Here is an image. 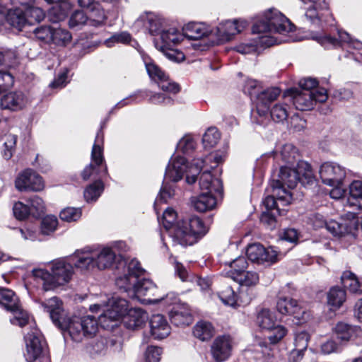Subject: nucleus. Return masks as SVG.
Instances as JSON below:
<instances>
[{
	"instance_id": "nucleus-38",
	"label": "nucleus",
	"mask_w": 362,
	"mask_h": 362,
	"mask_svg": "<svg viewBox=\"0 0 362 362\" xmlns=\"http://www.w3.org/2000/svg\"><path fill=\"white\" fill-rule=\"evenodd\" d=\"M233 279L240 286L247 287L253 286L259 282V274L253 271H244L233 276Z\"/></svg>"
},
{
	"instance_id": "nucleus-49",
	"label": "nucleus",
	"mask_w": 362,
	"mask_h": 362,
	"mask_svg": "<svg viewBox=\"0 0 362 362\" xmlns=\"http://www.w3.org/2000/svg\"><path fill=\"white\" fill-rule=\"evenodd\" d=\"M29 202L30 204L29 209L32 216L39 218L44 214L45 206L43 200L40 197L35 196L29 200Z\"/></svg>"
},
{
	"instance_id": "nucleus-31",
	"label": "nucleus",
	"mask_w": 362,
	"mask_h": 362,
	"mask_svg": "<svg viewBox=\"0 0 362 362\" xmlns=\"http://www.w3.org/2000/svg\"><path fill=\"white\" fill-rule=\"evenodd\" d=\"M194 208L199 212L213 209L216 205V199L211 193L203 192L192 200Z\"/></svg>"
},
{
	"instance_id": "nucleus-52",
	"label": "nucleus",
	"mask_w": 362,
	"mask_h": 362,
	"mask_svg": "<svg viewBox=\"0 0 362 362\" xmlns=\"http://www.w3.org/2000/svg\"><path fill=\"white\" fill-rule=\"evenodd\" d=\"M270 115L272 119L276 122L284 121L288 116L287 105L282 103L276 104L272 108Z\"/></svg>"
},
{
	"instance_id": "nucleus-1",
	"label": "nucleus",
	"mask_w": 362,
	"mask_h": 362,
	"mask_svg": "<svg viewBox=\"0 0 362 362\" xmlns=\"http://www.w3.org/2000/svg\"><path fill=\"white\" fill-rule=\"evenodd\" d=\"M43 310L49 314L53 323L68 334L74 341H81L85 337H91L97 332L98 322L92 315L83 317H65L62 302L57 297H52L41 303Z\"/></svg>"
},
{
	"instance_id": "nucleus-21",
	"label": "nucleus",
	"mask_w": 362,
	"mask_h": 362,
	"mask_svg": "<svg viewBox=\"0 0 362 362\" xmlns=\"http://www.w3.org/2000/svg\"><path fill=\"white\" fill-rule=\"evenodd\" d=\"M148 316L147 313L139 308H131L122 319L124 326L129 329H137L145 325Z\"/></svg>"
},
{
	"instance_id": "nucleus-42",
	"label": "nucleus",
	"mask_w": 362,
	"mask_h": 362,
	"mask_svg": "<svg viewBox=\"0 0 362 362\" xmlns=\"http://www.w3.org/2000/svg\"><path fill=\"white\" fill-rule=\"evenodd\" d=\"M88 17L82 10H76L71 13L69 20V26L71 29H80L83 25H88Z\"/></svg>"
},
{
	"instance_id": "nucleus-14",
	"label": "nucleus",
	"mask_w": 362,
	"mask_h": 362,
	"mask_svg": "<svg viewBox=\"0 0 362 362\" xmlns=\"http://www.w3.org/2000/svg\"><path fill=\"white\" fill-rule=\"evenodd\" d=\"M319 173L324 184L329 186L338 185L343 183L346 169L338 163L326 162L320 166Z\"/></svg>"
},
{
	"instance_id": "nucleus-12",
	"label": "nucleus",
	"mask_w": 362,
	"mask_h": 362,
	"mask_svg": "<svg viewBox=\"0 0 362 362\" xmlns=\"http://www.w3.org/2000/svg\"><path fill=\"white\" fill-rule=\"evenodd\" d=\"M109 303L110 308L98 317L99 323L103 327H110L109 322H115L121 317L123 319L129 310L128 302L124 298H113Z\"/></svg>"
},
{
	"instance_id": "nucleus-32",
	"label": "nucleus",
	"mask_w": 362,
	"mask_h": 362,
	"mask_svg": "<svg viewBox=\"0 0 362 362\" xmlns=\"http://www.w3.org/2000/svg\"><path fill=\"white\" fill-rule=\"evenodd\" d=\"M209 33L205 24L201 23H191L184 28V36L189 40H199L206 36Z\"/></svg>"
},
{
	"instance_id": "nucleus-3",
	"label": "nucleus",
	"mask_w": 362,
	"mask_h": 362,
	"mask_svg": "<svg viewBox=\"0 0 362 362\" xmlns=\"http://www.w3.org/2000/svg\"><path fill=\"white\" fill-rule=\"evenodd\" d=\"M315 178L310 165L305 161L299 160L296 167L282 166L279 173V179L274 180L272 188L282 206H287L294 200L293 193L284 187L293 189L298 182L303 185H312Z\"/></svg>"
},
{
	"instance_id": "nucleus-4",
	"label": "nucleus",
	"mask_w": 362,
	"mask_h": 362,
	"mask_svg": "<svg viewBox=\"0 0 362 362\" xmlns=\"http://www.w3.org/2000/svg\"><path fill=\"white\" fill-rule=\"evenodd\" d=\"M49 270L35 269L33 274L36 281L42 284L43 290L52 291L68 284L74 274L72 264L64 259H56L50 263Z\"/></svg>"
},
{
	"instance_id": "nucleus-33",
	"label": "nucleus",
	"mask_w": 362,
	"mask_h": 362,
	"mask_svg": "<svg viewBox=\"0 0 362 362\" xmlns=\"http://www.w3.org/2000/svg\"><path fill=\"white\" fill-rule=\"evenodd\" d=\"M339 40L334 37H332L329 35H323V36H313V39L316 40L317 42L321 44L325 48H329L331 47H337L339 45L340 42H349L351 41V37L349 33L345 31H338Z\"/></svg>"
},
{
	"instance_id": "nucleus-58",
	"label": "nucleus",
	"mask_w": 362,
	"mask_h": 362,
	"mask_svg": "<svg viewBox=\"0 0 362 362\" xmlns=\"http://www.w3.org/2000/svg\"><path fill=\"white\" fill-rule=\"evenodd\" d=\"M16 141L17 136L16 135L8 134L6 136V140L4 141L5 148L3 152V156L6 160H8L12 157L13 153L15 151Z\"/></svg>"
},
{
	"instance_id": "nucleus-29",
	"label": "nucleus",
	"mask_w": 362,
	"mask_h": 362,
	"mask_svg": "<svg viewBox=\"0 0 362 362\" xmlns=\"http://www.w3.org/2000/svg\"><path fill=\"white\" fill-rule=\"evenodd\" d=\"M199 186L202 189L207 190V193L213 192L221 194L222 182L218 178H213L212 175L209 171L204 172L199 177Z\"/></svg>"
},
{
	"instance_id": "nucleus-20",
	"label": "nucleus",
	"mask_w": 362,
	"mask_h": 362,
	"mask_svg": "<svg viewBox=\"0 0 362 362\" xmlns=\"http://www.w3.org/2000/svg\"><path fill=\"white\" fill-rule=\"evenodd\" d=\"M94 250L89 248L77 250L70 260L76 268L81 272H90L96 267Z\"/></svg>"
},
{
	"instance_id": "nucleus-28",
	"label": "nucleus",
	"mask_w": 362,
	"mask_h": 362,
	"mask_svg": "<svg viewBox=\"0 0 362 362\" xmlns=\"http://www.w3.org/2000/svg\"><path fill=\"white\" fill-rule=\"evenodd\" d=\"M169 316L171 323L177 327L189 325L193 321L189 310L185 307H174Z\"/></svg>"
},
{
	"instance_id": "nucleus-57",
	"label": "nucleus",
	"mask_w": 362,
	"mask_h": 362,
	"mask_svg": "<svg viewBox=\"0 0 362 362\" xmlns=\"http://www.w3.org/2000/svg\"><path fill=\"white\" fill-rule=\"evenodd\" d=\"M195 148V141L191 136L182 137L177 144V149L184 153H189Z\"/></svg>"
},
{
	"instance_id": "nucleus-23",
	"label": "nucleus",
	"mask_w": 362,
	"mask_h": 362,
	"mask_svg": "<svg viewBox=\"0 0 362 362\" xmlns=\"http://www.w3.org/2000/svg\"><path fill=\"white\" fill-rule=\"evenodd\" d=\"M27 99L21 91H11L4 95L0 101L2 109L12 111L21 110L26 104Z\"/></svg>"
},
{
	"instance_id": "nucleus-45",
	"label": "nucleus",
	"mask_w": 362,
	"mask_h": 362,
	"mask_svg": "<svg viewBox=\"0 0 362 362\" xmlns=\"http://www.w3.org/2000/svg\"><path fill=\"white\" fill-rule=\"evenodd\" d=\"M280 156L282 160L291 165H293L296 161L298 160V153L296 147L291 144H285L281 151Z\"/></svg>"
},
{
	"instance_id": "nucleus-18",
	"label": "nucleus",
	"mask_w": 362,
	"mask_h": 362,
	"mask_svg": "<svg viewBox=\"0 0 362 362\" xmlns=\"http://www.w3.org/2000/svg\"><path fill=\"white\" fill-rule=\"evenodd\" d=\"M26 344L25 358L28 362H33L40 358L44 353V342L37 329L28 333L25 337Z\"/></svg>"
},
{
	"instance_id": "nucleus-43",
	"label": "nucleus",
	"mask_w": 362,
	"mask_h": 362,
	"mask_svg": "<svg viewBox=\"0 0 362 362\" xmlns=\"http://www.w3.org/2000/svg\"><path fill=\"white\" fill-rule=\"evenodd\" d=\"M69 8L70 4L69 1L59 5H55L49 12L50 21L54 23L63 21L66 16Z\"/></svg>"
},
{
	"instance_id": "nucleus-25",
	"label": "nucleus",
	"mask_w": 362,
	"mask_h": 362,
	"mask_svg": "<svg viewBox=\"0 0 362 362\" xmlns=\"http://www.w3.org/2000/svg\"><path fill=\"white\" fill-rule=\"evenodd\" d=\"M281 91L278 88L266 89L257 95V111L259 115H265L269 108V104L276 99Z\"/></svg>"
},
{
	"instance_id": "nucleus-46",
	"label": "nucleus",
	"mask_w": 362,
	"mask_h": 362,
	"mask_svg": "<svg viewBox=\"0 0 362 362\" xmlns=\"http://www.w3.org/2000/svg\"><path fill=\"white\" fill-rule=\"evenodd\" d=\"M220 139V134L215 127L209 128L203 135L202 142L205 148L215 146Z\"/></svg>"
},
{
	"instance_id": "nucleus-60",
	"label": "nucleus",
	"mask_w": 362,
	"mask_h": 362,
	"mask_svg": "<svg viewBox=\"0 0 362 362\" xmlns=\"http://www.w3.org/2000/svg\"><path fill=\"white\" fill-rule=\"evenodd\" d=\"M320 349L322 354H330L341 351L342 345L333 339H329L321 344Z\"/></svg>"
},
{
	"instance_id": "nucleus-37",
	"label": "nucleus",
	"mask_w": 362,
	"mask_h": 362,
	"mask_svg": "<svg viewBox=\"0 0 362 362\" xmlns=\"http://www.w3.org/2000/svg\"><path fill=\"white\" fill-rule=\"evenodd\" d=\"M103 134L101 131L97 133L95 143L91 151V160L98 167H100L104 161L103 155Z\"/></svg>"
},
{
	"instance_id": "nucleus-13",
	"label": "nucleus",
	"mask_w": 362,
	"mask_h": 362,
	"mask_svg": "<svg viewBox=\"0 0 362 362\" xmlns=\"http://www.w3.org/2000/svg\"><path fill=\"white\" fill-rule=\"evenodd\" d=\"M345 216L346 218H342L341 222L334 220L328 221L325 228L334 236L340 237L346 234L355 235L358 229V219L356 213L348 211Z\"/></svg>"
},
{
	"instance_id": "nucleus-62",
	"label": "nucleus",
	"mask_w": 362,
	"mask_h": 362,
	"mask_svg": "<svg viewBox=\"0 0 362 362\" xmlns=\"http://www.w3.org/2000/svg\"><path fill=\"white\" fill-rule=\"evenodd\" d=\"M162 354V349L158 346H148L145 352L146 362H159Z\"/></svg>"
},
{
	"instance_id": "nucleus-17",
	"label": "nucleus",
	"mask_w": 362,
	"mask_h": 362,
	"mask_svg": "<svg viewBox=\"0 0 362 362\" xmlns=\"http://www.w3.org/2000/svg\"><path fill=\"white\" fill-rule=\"evenodd\" d=\"M146 68L149 76L156 81L163 91L174 94L180 91L179 85L169 80L168 76L157 65L148 63L146 64Z\"/></svg>"
},
{
	"instance_id": "nucleus-53",
	"label": "nucleus",
	"mask_w": 362,
	"mask_h": 362,
	"mask_svg": "<svg viewBox=\"0 0 362 362\" xmlns=\"http://www.w3.org/2000/svg\"><path fill=\"white\" fill-rule=\"evenodd\" d=\"M58 220L54 216H47L41 222V233L44 235H50L57 227Z\"/></svg>"
},
{
	"instance_id": "nucleus-36",
	"label": "nucleus",
	"mask_w": 362,
	"mask_h": 362,
	"mask_svg": "<svg viewBox=\"0 0 362 362\" xmlns=\"http://www.w3.org/2000/svg\"><path fill=\"white\" fill-rule=\"evenodd\" d=\"M346 300V292L339 286H333L327 293V303L334 309L341 306Z\"/></svg>"
},
{
	"instance_id": "nucleus-44",
	"label": "nucleus",
	"mask_w": 362,
	"mask_h": 362,
	"mask_svg": "<svg viewBox=\"0 0 362 362\" xmlns=\"http://www.w3.org/2000/svg\"><path fill=\"white\" fill-rule=\"evenodd\" d=\"M71 40V35L68 30L62 28H53L51 43L57 46H66Z\"/></svg>"
},
{
	"instance_id": "nucleus-16",
	"label": "nucleus",
	"mask_w": 362,
	"mask_h": 362,
	"mask_svg": "<svg viewBox=\"0 0 362 362\" xmlns=\"http://www.w3.org/2000/svg\"><path fill=\"white\" fill-rule=\"evenodd\" d=\"M15 185L19 191L37 192L44 188V182L41 176L30 169L24 170L18 176Z\"/></svg>"
},
{
	"instance_id": "nucleus-59",
	"label": "nucleus",
	"mask_w": 362,
	"mask_h": 362,
	"mask_svg": "<svg viewBox=\"0 0 362 362\" xmlns=\"http://www.w3.org/2000/svg\"><path fill=\"white\" fill-rule=\"evenodd\" d=\"M13 211L15 217L19 220L25 219L30 215L29 206L21 202L14 204Z\"/></svg>"
},
{
	"instance_id": "nucleus-6",
	"label": "nucleus",
	"mask_w": 362,
	"mask_h": 362,
	"mask_svg": "<svg viewBox=\"0 0 362 362\" xmlns=\"http://www.w3.org/2000/svg\"><path fill=\"white\" fill-rule=\"evenodd\" d=\"M204 159H195L190 166L187 164L184 157L177 156L171 159L166 167L165 177L173 182H177L182 178L184 173H186V182L192 185L197 181V175L202 170Z\"/></svg>"
},
{
	"instance_id": "nucleus-54",
	"label": "nucleus",
	"mask_w": 362,
	"mask_h": 362,
	"mask_svg": "<svg viewBox=\"0 0 362 362\" xmlns=\"http://www.w3.org/2000/svg\"><path fill=\"white\" fill-rule=\"evenodd\" d=\"M60 218L66 222L76 221L81 216L80 208L66 207L61 211Z\"/></svg>"
},
{
	"instance_id": "nucleus-22",
	"label": "nucleus",
	"mask_w": 362,
	"mask_h": 362,
	"mask_svg": "<svg viewBox=\"0 0 362 362\" xmlns=\"http://www.w3.org/2000/svg\"><path fill=\"white\" fill-rule=\"evenodd\" d=\"M211 354L214 358L218 362L226 360L231 351V341L228 336H221L217 337L211 349Z\"/></svg>"
},
{
	"instance_id": "nucleus-24",
	"label": "nucleus",
	"mask_w": 362,
	"mask_h": 362,
	"mask_svg": "<svg viewBox=\"0 0 362 362\" xmlns=\"http://www.w3.org/2000/svg\"><path fill=\"white\" fill-rule=\"evenodd\" d=\"M244 28L243 25H239L237 21H227L220 23L214 31L219 42L231 40L232 37L240 33Z\"/></svg>"
},
{
	"instance_id": "nucleus-39",
	"label": "nucleus",
	"mask_w": 362,
	"mask_h": 362,
	"mask_svg": "<svg viewBox=\"0 0 362 362\" xmlns=\"http://www.w3.org/2000/svg\"><path fill=\"white\" fill-rule=\"evenodd\" d=\"M356 328L344 322H339L334 328L337 339L340 344L349 341L355 333Z\"/></svg>"
},
{
	"instance_id": "nucleus-26",
	"label": "nucleus",
	"mask_w": 362,
	"mask_h": 362,
	"mask_svg": "<svg viewBox=\"0 0 362 362\" xmlns=\"http://www.w3.org/2000/svg\"><path fill=\"white\" fill-rule=\"evenodd\" d=\"M149 323L151 333L155 339H160L169 335L170 327L163 315L160 314L152 315Z\"/></svg>"
},
{
	"instance_id": "nucleus-11",
	"label": "nucleus",
	"mask_w": 362,
	"mask_h": 362,
	"mask_svg": "<svg viewBox=\"0 0 362 362\" xmlns=\"http://www.w3.org/2000/svg\"><path fill=\"white\" fill-rule=\"evenodd\" d=\"M149 32L152 35L159 34L160 38L154 40L155 47L160 52H165V48L168 47H173L177 45L181 40H182L184 33H181L177 29L175 28H170L168 30H163L161 32H158V29L156 27V23L154 21L150 20Z\"/></svg>"
},
{
	"instance_id": "nucleus-10",
	"label": "nucleus",
	"mask_w": 362,
	"mask_h": 362,
	"mask_svg": "<svg viewBox=\"0 0 362 362\" xmlns=\"http://www.w3.org/2000/svg\"><path fill=\"white\" fill-rule=\"evenodd\" d=\"M247 258L254 263L271 266L279 261V252L272 247H265L259 243H252L246 250Z\"/></svg>"
},
{
	"instance_id": "nucleus-40",
	"label": "nucleus",
	"mask_w": 362,
	"mask_h": 362,
	"mask_svg": "<svg viewBox=\"0 0 362 362\" xmlns=\"http://www.w3.org/2000/svg\"><path fill=\"white\" fill-rule=\"evenodd\" d=\"M343 286L349 289L352 293H360L362 292V282L360 283L354 274L345 272L341 277Z\"/></svg>"
},
{
	"instance_id": "nucleus-30",
	"label": "nucleus",
	"mask_w": 362,
	"mask_h": 362,
	"mask_svg": "<svg viewBox=\"0 0 362 362\" xmlns=\"http://www.w3.org/2000/svg\"><path fill=\"white\" fill-rule=\"evenodd\" d=\"M6 21L12 27L21 30L27 24L25 10L17 6L8 9Z\"/></svg>"
},
{
	"instance_id": "nucleus-27",
	"label": "nucleus",
	"mask_w": 362,
	"mask_h": 362,
	"mask_svg": "<svg viewBox=\"0 0 362 362\" xmlns=\"http://www.w3.org/2000/svg\"><path fill=\"white\" fill-rule=\"evenodd\" d=\"M96 267L105 269L111 267L117 261L115 252L110 247L103 248L101 250H94Z\"/></svg>"
},
{
	"instance_id": "nucleus-41",
	"label": "nucleus",
	"mask_w": 362,
	"mask_h": 362,
	"mask_svg": "<svg viewBox=\"0 0 362 362\" xmlns=\"http://www.w3.org/2000/svg\"><path fill=\"white\" fill-rule=\"evenodd\" d=\"M257 323L263 329H269L276 324L274 314L268 309L261 310L257 316Z\"/></svg>"
},
{
	"instance_id": "nucleus-15",
	"label": "nucleus",
	"mask_w": 362,
	"mask_h": 362,
	"mask_svg": "<svg viewBox=\"0 0 362 362\" xmlns=\"http://www.w3.org/2000/svg\"><path fill=\"white\" fill-rule=\"evenodd\" d=\"M144 269L136 259L129 261L127 265L126 273L116 279L115 284L120 289L128 290L132 288L144 273Z\"/></svg>"
},
{
	"instance_id": "nucleus-61",
	"label": "nucleus",
	"mask_w": 362,
	"mask_h": 362,
	"mask_svg": "<svg viewBox=\"0 0 362 362\" xmlns=\"http://www.w3.org/2000/svg\"><path fill=\"white\" fill-rule=\"evenodd\" d=\"M309 339L310 336L307 332L301 331L296 333L295 337V349L305 351L307 349Z\"/></svg>"
},
{
	"instance_id": "nucleus-19",
	"label": "nucleus",
	"mask_w": 362,
	"mask_h": 362,
	"mask_svg": "<svg viewBox=\"0 0 362 362\" xmlns=\"http://www.w3.org/2000/svg\"><path fill=\"white\" fill-rule=\"evenodd\" d=\"M218 298L226 305L233 308L248 305L252 297L246 291L241 290L237 294L231 286H227L218 293Z\"/></svg>"
},
{
	"instance_id": "nucleus-47",
	"label": "nucleus",
	"mask_w": 362,
	"mask_h": 362,
	"mask_svg": "<svg viewBox=\"0 0 362 362\" xmlns=\"http://www.w3.org/2000/svg\"><path fill=\"white\" fill-rule=\"evenodd\" d=\"M27 24L40 23L45 16V12L39 7H28L25 10Z\"/></svg>"
},
{
	"instance_id": "nucleus-9",
	"label": "nucleus",
	"mask_w": 362,
	"mask_h": 362,
	"mask_svg": "<svg viewBox=\"0 0 362 362\" xmlns=\"http://www.w3.org/2000/svg\"><path fill=\"white\" fill-rule=\"evenodd\" d=\"M0 304L13 314L11 324L23 327L28 323V314L21 308L18 298L8 288H0Z\"/></svg>"
},
{
	"instance_id": "nucleus-55",
	"label": "nucleus",
	"mask_w": 362,
	"mask_h": 362,
	"mask_svg": "<svg viewBox=\"0 0 362 362\" xmlns=\"http://www.w3.org/2000/svg\"><path fill=\"white\" fill-rule=\"evenodd\" d=\"M350 197L348 202L351 205V202H356L358 199L362 197V182L360 180L353 181L349 185Z\"/></svg>"
},
{
	"instance_id": "nucleus-5",
	"label": "nucleus",
	"mask_w": 362,
	"mask_h": 362,
	"mask_svg": "<svg viewBox=\"0 0 362 362\" xmlns=\"http://www.w3.org/2000/svg\"><path fill=\"white\" fill-rule=\"evenodd\" d=\"M294 25L281 12L276 9H269L264 18L252 26L254 33L262 34L259 37L260 43L269 47L274 44V40L268 34L278 33L284 34L293 30Z\"/></svg>"
},
{
	"instance_id": "nucleus-34",
	"label": "nucleus",
	"mask_w": 362,
	"mask_h": 362,
	"mask_svg": "<svg viewBox=\"0 0 362 362\" xmlns=\"http://www.w3.org/2000/svg\"><path fill=\"white\" fill-rule=\"evenodd\" d=\"M276 309L282 315H295L300 309L298 302L290 298H280L276 303Z\"/></svg>"
},
{
	"instance_id": "nucleus-2",
	"label": "nucleus",
	"mask_w": 362,
	"mask_h": 362,
	"mask_svg": "<svg viewBox=\"0 0 362 362\" xmlns=\"http://www.w3.org/2000/svg\"><path fill=\"white\" fill-rule=\"evenodd\" d=\"M177 213L172 208L165 210L162 224L166 230H172L170 236L175 243L182 246L192 245L207 232V227L196 216L180 220L175 223Z\"/></svg>"
},
{
	"instance_id": "nucleus-35",
	"label": "nucleus",
	"mask_w": 362,
	"mask_h": 362,
	"mask_svg": "<svg viewBox=\"0 0 362 362\" xmlns=\"http://www.w3.org/2000/svg\"><path fill=\"white\" fill-rule=\"evenodd\" d=\"M193 334L196 338L202 341H207L214 336V329L210 322L200 321L194 326Z\"/></svg>"
},
{
	"instance_id": "nucleus-50",
	"label": "nucleus",
	"mask_w": 362,
	"mask_h": 362,
	"mask_svg": "<svg viewBox=\"0 0 362 362\" xmlns=\"http://www.w3.org/2000/svg\"><path fill=\"white\" fill-rule=\"evenodd\" d=\"M107 16L104 10L99 8H94L88 17V25L93 27H99L105 23Z\"/></svg>"
},
{
	"instance_id": "nucleus-8",
	"label": "nucleus",
	"mask_w": 362,
	"mask_h": 362,
	"mask_svg": "<svg viewBox=\"0 0 362 362\" xmlns=\"http://www.w3.org/2000/svg\"><path fill=\"white\" fill-rule=\"evenodd\" d=\"M288 93L296 108L300 111L310 110L317 103H325L328 98L325 88H319L315 93L313 90L291 88Z\"/></svg>"
},
{
	"instance_id": "nucleus-64",
	"label": "nucleus",
	"mask_w": 362,
	"mask_h": 362,
	"mask_svg": "<svg viewBox=\"0 0 362 362\" xmlns=\"http://www.w3.org/2000/svg\"><path fill=\"white\" fill-rule=\"evenodd\" d=\"M229 266L233 270V276H235L238 273L245 271L247 262L244 257H239L230 262Z\"/></svg>"
},
{
	"instance_id": "nucleus-7",
	"label": "nucleus",
	"mask_w": 362,
	"mask_h": 362,
	"mask_svg": "<svg viewBox=\"0 0 362 362\" xmlns=\"http://www.w3.org/2000/svg\"><path fill=\"white\" fill-rule=\"evenodd\" d=\"M124 291L131 293L132 297L135 296L140 300L146 301L149 303H158L163 300L165 304H173L177 300V296L174 293H168L165 297H162L161 298H155L157 287L152 281L147 279L138 280L132 288Z\"/></svg>"
},
{
	"instance_id": "nucleus-56",
	"label": "nucleus",
	"mask_w": 362,
	"mask_h": 362,
	"mask_svg": "<svg viewBox=\"0 0 362 362\" xmlns=\"http://www.w3.org/2000/svg\"><path fill=\"white\" fill-rule=\"evenodd\" d=\"M53 28L49 26H41L34 30L33 33L39 40L49 44L52 41Z\"/></svg>"
},
{
	"instance_id": "nucleus-63",
	"label": "nucleus",
	"mask_w": 362,
	"mask_h": 362,
	"mask_svg": "<svg viewBox=\"0 0 362 362\" xmlns=\"http://www.w3.org/2000/svg\"><path fill=\"white\" fill-rule=\"evenodd\" d=\"M131 40V35L127 32L115 34L105 41L107 47H111L115 42L128 43Z\"/></svg>"
},
{
	"instance_id": "nucleus-48",
	"label": "nucleus",
	"mask_w": 362,
	"mask_h": 362,
	"mask_svg": "<svg viewBox=\"0 0 362 362\" xmlns=\"http://www.w3.org/2000/svg\"><path fill=\"white\" fill-rule=\"evenodd\" d=\"M267 330L269 331L268 340L272 344L279 342L287 334L286 328L278 324Z\"/></svg>"
},
{
	"instance_id": "nucleus-51",
	"label": "nucleus",
	"mask_w": 362,
	"mask_h": 362,
	"mask_svg": "<svg viewBox=\"0 0 362 362\" xmlns=\"http://www.w3.org/2000/svg\"><path fill=\"white\" fill-rule=\"evenodd\" d=\"M103 183L96 181L89 185L84 191V197L87 202L94 201L98 198L103 191Z\"/></svg>"
}]
</instances>
